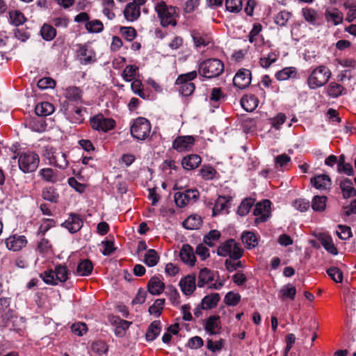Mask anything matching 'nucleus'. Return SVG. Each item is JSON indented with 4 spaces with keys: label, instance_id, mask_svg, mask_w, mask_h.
<instances>
[{
    "label": "nucleus",
    "instance_id": "obj_1",
    "mask_svg": "<svg viewBox=\"0 0 356 356\" xmlns=\"http://www.w3.org/2000/svg\"><path fill=\"white\" fill-rule=\"evenodd\" d=\"M224 71L223 63L218 58H209L199 65L198 72L200 75L211 79L220 76Z\"/></svg>",
    "mask_w": 356,
    "mask_h": 356
},
{
    "label": "nucleus",
    "instance_id": "obj_2",
    "mask_svg": "<svg viewBox=\"0 0 356 356\" xmlns=\"http://www.w3.org/2000/svg\"><path fill=\"white\" fill-rule=\"evenodd\" d=\"M155 10L163 26H176L177 13L175 7L168 6L164 1H160L155 5Z\"/></svg>",
    "mask_w": 356,
    "mask_h": 356
},
{
    "label": "nucleus",
    "instance_id": "obj_3",
    "mask_svg": "<svg viewBox=\"0 0 356 356\" xmlns=\"http://www.w3.org/2000/svg\"><path fill=\"white\" fill-rule=\"evenodd\" d=\"M331 71L325 65L314 68L307 79V83L311 89H316L326 84L330 76Z\"/></svg>",
    "mask_w": 356,
    "mask_h": 356
},
{
    "label": "nucleus",
    "instance_id": "obj_4",
    "mask_svg": "<svg viewBox=\"0 0 356 356\" xmlns=\"http://www.w3.org/2000/svg\"><path fill=\"white\" fill-rule=\"evenodd\" d=\"M40 163V157L34 152H23L18 154V166L24 173L36 170Z\"/></svg>",
    "mask_w": 356,
    "mask_h": 356
},
{
    "label": "nucleus",
    "instance_id": "obj_5",
    "mask_svg": "<svg viewBox=\"0 0 356 356\" xmlns=\"http://www.w3.org/2000/svg\"><path fill=\"white\" fill-rule=\"evenodd\" d=\"M131 134L137 140H145L150 134L151 124L148 120L145 118H136L131 126Z\"/></svg>",
    "mask_w": 356,
    "mask_h": 356
},
{
    "label": "nucleus",
    "instance_id": "obj_6",
    "mask_svg": "<svg viewBox=\"0 0 356 356\" xmlns=\"http://www.w3.org/2000/svg\"><path fill=\"white\" fill-rule=\"evenodd\" d=\"M217 254L221 257L229 256L231 259L237 260L242 257L243 250L234 239H229L220 245Z\"/></svg>",
    "mask_w": 356,
    "mask_h": 356
},
{
    "label": "nucleus",
    "instance_id": "obj_7",
    "mask_svg": "<svg viewBox=\"0 0 356 356\" xmlns=\"http://www.w3.org/2000/svg\"><path fill=\"white\" fill-rule=\"evenodd\" d=\"M197 75L196 71H192L178 76L175 83L179 86V92L183 96L187 97L193 94L195 90V85L191 81L195 79Z\"/></svg>",
    "mask_w": 356,
    "mask_h": 356
},
{
    "label": "nucleus",
    "instance_id": "obj_8",
    "mask_svg": "<svg viewBox=\"0 0 356 356\" xmlns=\"http://www.w3.org/2000/svg\"><path fill=\"white\" fill-rule=\"evenodd\" d=\"M44 156L49 160L50 164L59 168L64 169L68 165L65 154L52 147H46Z\"/></svg>",
    "mask_w": 356,
    "mask_h": 356
},
{
    "label": "nucleus",
    "instance_id": "obj_9",
    "mask_svg": "<svg viewBox=\"0 0 356 356\" xmlns=\"http://www.w3.org/2000/svg\"><path fill=\"white\" fill-rule=\"evenodd\" d=\"M271 202L268 200H264L255 205L253 214L256 216L254 222H266L270 216Z\"/></svg>",
    "mask_w": 356,
    "mask_h": 356
},
{
    "label": "nucleus",
    "instance_id": "obj_10",
    "mask_svg": "<svg viewBox=\"0 0 356 356\" xmlns=\"http://www.w3.org/2000/svg\"><path fill=\"white\" fill-rule=\"evenodd\" d=\"M115 121L111 118H106L102 115H97L90 119V125L92 129L106 132L115 127Z\"/></svg>",
    "mask_w": 356,
    "mask_h": 356
},
{
    "label": "nucleus",
    "instance_id": "obj_11",
    "mask_svg": "<svg viewBox=\"0 0 356 356\" xmlns=\"http://www.w3.org/2000/svg\"><path fill=\"white\" fill-rule=\"evenodd\" d=\"M198 195V191L194 189L177 192L175 194V202L178 207H183L188 204L195 202Z\"/></svg>",
    "mask_w": 356,
    "mask_h": 356
},
{
    "label": "nucleus",
    "instance_id": "obj_12",
    "mask_svg": "<svg viewBox=\"0 0 356 356\" xmlns=\"http://www.w3.org/2000/svg\"><path fill=\"white\" fill-rule=\"evenodd\" d=\"M251 80V72L247 69H241L235 74L233 79V83L235 87L243 90L250 86Z\"/></svg>",
    "mask_w": 356,
    "mask_h": 356
},
{
    "label": "nucleus",
    "instance_id": "obj_13",
    "mask_svg": "<svg viewBox=\"0 0 356 356\" xmlns=\"http://www.w3.org/2000/svg\"><path fill=\"white\" fill-rule=\"evenodd\" d=\"M5 243L9 250L17 252L26 245L27 240L24 236L13 234L6 239Z\"/></svg>",
    "mask_w": 356,
    "mask_h": 356
},
{
    "label": "nucleus",
    "instance_id": "obj_14",
    "mask_svg": "<svg viewBox=\"0 0 356 356\" xmlns=\"http://www.w3.org/2000/svg\"><path fill=\"white\" fill-rule=\"evenodd\" d=\"M77 56L81 63L87 65L95 61V53L94 50L87 44H79L77 49Z\"/></svg>",
    "mask_w": 356,
    "mask_h": 356
},
{
    "label": "nucleus",
    "instance_id": "obj_15",
    "mask_svg": "<svg viewBox=\"0 0 356 356\" xmlns=\"http://www.w3.org/2000/svg\"><path fill=\"white\" fill-rule=\"evenodd\" d=\"M194 143V138L191 136H179L172 143V147L178 152L189 150Z\"/></svg>",
    "mask_w": 356,
    "mask_h": 356
},
{
    "label": "nucleus",
    "instance_id": "obj_16",
    "mask_svg": "<svg viewBox=\"0 0 356 356\" xmlns=\"http://www.w3.org/2000/svg\"><path fill=\"white\" fill-rule=\"evenodd\" d=\"M179 286L181 291L186 296H191L196 288L195 276L194 275H188L181 278L179 281Z\"/></svg>",
    "mask_w": 356,
    "mask_h": 356
},
{
    "label": "nucleus",
    "instance_id": "obj_17",
    "mask_svg": "<svg viewBox=\"0 0 356 356\" xmlns=\"http://www.w3.org/2000/svg\"><path fill=\"white\" fill-rule=\"evenodd\" d=\"M62 225L67 229L70 232L75 233L83 226V221L79 216L71 213Z\"/></svg>",
    "mask_w": 356,
    "mask_h": 356
},
{
    "label": "nucleus",
    "instance_id": "obj_18",
    "mask_svg": "<svg viewBox=\"0 0 356 356\" xmlns=\"http://www.w3.org/2000/svg\"><path fill=\"white\" fill-rule=\"evenodd\" d=\"M179 257L184 264L191 266L195 265V257L193 252V249L190 245H183L179 252Z\"/></svg>",
    "mask_w": 356,
    "mask_h": 356
},
{
    "label": "nucleus",
    "instance_id": "obj_19",
    "mask_svg": "<svg viewBox=\"0 0 356 356\" xmlns=\"http://www.w3.org/2000/svg\"><path fill=\"white\" fill-rule=\"evenodd\" d=\"M191 37L197 48L204 47L211 42V37L208 34L197 30L191 31Z\"/></svg>",
    "mask_w": 356,
    "mask_h": 356
},
{
    "label": "nucleus",
    "instance_id": "obj_20",
    "mask_svg": "<svg viewBox=\"0 0 356 356\" xmlns=\"http://www.w3.org/2000/svg\"><path fill=\"white\" fill-rule=\"evenodd\" d=\"M124 16L129 22H134L140 15V8L135 3H129L124 10Z\"/></svg>",
    "mask_w": 356,
    "mask_h": 356
},
{
    "label": "nucleus",
    "instance_id": "obj_21",
    "mask_svg": "<svg viewBox=\"0 0 356 356\" xmlns=\"http://www.w3.org/2000/svg\"><path fill=\"white\" fill-rule=\"evenodd\" d=\"M221 329L220 317L211 316L206 321L204 330L211 335L219 333Z\"/></svg>",
    "mask_w": 356,
    "mask_h": 356
},
{
    "label": "nucleus",
    "instance_id": "obj_22",
    "mask_svg": "<svg viewBox=\"0 0 356 356\" xmlns=\"http://www.w3.org/2000/svg\"><path fill=\"white\" fill-rule=\"evenodd\" d=\"M339 187L343 197L345 199L350 198L356 195V190L353 186L352 181L348 178L343 179L340 181Z\"/></svg>",
    "mask_w": 356,
    "mask_h": 356
},
{
    "label": "nucleus",
    "instance_id": "obj_23",
    "mask_svg": "<svg viewBox=\"0 0 356 356\" xmlns=\"http://www.w3.org/2000/svg\"><path fill=\"white\" fill-rule=\"evenodd\" d=\"M202 159L197 154H191L183 158L181 165L187 170L197 168L201 163Z\"/></svg>",
    "mask_w": 356,
    "mask_h": 356
},
{
    "label": "nucleus",
    "instance_id": "obj_24",
    "mask_svg": "<svg viewBox=\"0 0 356 356\" xmlns=\"http://www.w3.org/2000/svg\"><path fill=\"white\" fill-rule=\"evenodd\" d=\"M311 184L318 190H325L330 187V178L326 175H320L311 179Z\"/></svg>",
    "mask_w": 356,
    "mask_h": 356
},
{
    "label": "nucleus",
    "instance_id": "obj_25",
    "mask_svg": "<svg viewBox=\"0 0 356 356\" xmlns=\"http://www.w3.org/2000/svg\"><path fill=\"white\" fill-rule=\"evenodd\" d=\"M148 291L152 295H160L165 289V284L158 277H153L147 284Z\"/></svg>",
    "mask_w": 356,
    "mask_h": 356
},
{
    "label": "nucleus",
    "instance_id": "obj_26",
    "mask_svg": "<svg viewBox=\"0 0 356 356\" xmlns=\"http://www.w3.org/2000/svg\"><path fill=\"white\" fill-rule=\"evenodd\" d=\"M325 17L328 22H332L337 26L343 22V15L337 8L327 9L325 12Z\"/></svg>",
    "mask_w": 356,
    "mask_h": 356
},
{
    "label": "nucleus",
    "instance_id": "obj_27",
    "mask_svg": "<svg viewBox=\"0 0 356 356\" xmlns=\"http://www.w3.org/2000/svg\"><path fill=\"white\" fill-rule=\"evenodd\" d=\"M214 280V273L207 268L201 269L199 272L197 286L201 288Z\"/></svg>",
    "mask_w": 356,
    "mask_h": 356
},
{
    "label": "nucleus",
    "instance_id": "obj_28",
    "mask_svg": "<svg viewBox=\"0 0 356 356\" xmlns=\"http://www.w3.org/2000/svg\"><path fill=\"white\" fill-rule=\"evenodd\" d=\"M259 100L254 95H245L241 100V106L248 112L253 111L258 106Z\"/></svg>",
    "mask_w": 356,
    "mask_h": 356
},
{
    "label": "nucleus",
    "instance_id": "obj_29",
    "mask_svg": "<svg viewBox=\"0 0 356 356\" xmlns=\"http://www.w3.org/2000/svg\"><path fill=\"white\" fill-rule=\"evenodd\" d=\"M10 298H0V315L3 320L9 319L13 316V310L10 308Z\"/></svg>",
    "mask_w": 356,
    "mask_h": 356
},
{
    "label": "nucleus",
    "instance_id": "obj_30",
    "mask_svg": "<svg viewBox=\"0 0 356 356\" xmlns=\"http://www.w3.org/2000/svg\"><path fill=\"white\" fill-rule=\"evenodd\" d=\"M220 300L218 293H211L205 296L201 301V307L202 309H210L216 307Z\"/></svg>",
    "mask_w": 356,
    "mask_h": 356
},
{
    "label": "nucleus",
    "instance_id": "obj_31",
    "mask_svg": "<svg viewBox=\"0 0 356 356\" xmlns=\"http://www.w3.org/2000/svg\"><path fill=\"white\" fill-rule=\"evenodd\" d=\"M65 97L71 102L78 103L81 101V90L75 86L68 87L65 89Z\"/></svg>",
    "mask_w": 356,
    "mask_h": 356
},
{
    "label": "nucleus",
    "instance_id": "obj_32",
    "mask_svg": "<svg viewBox=\"0 0 356 356\" xmlns=\"http://www.w3.org/2000/svg\"><path fill=\"white\" fill-rule=\"evenodd\" d=\"M54 111V106L49 102H43L38 104L35 108V112L37 115L47 116L53 113Z\"/></svg>",
    "mask_w": 356,
    "mask_h": 356
},
{
    "label": "nucleus",
    "instance_id": "obj_33",
    "mask_svg": "<svg viewBox=\"0 0 356 356\" xmlns=\"http://www.w3.org/2000/svg\"><path fill=\"white\" fill-rule=\"evenodd\" d=\"M38 174L42 179L47 182L56 183L58 180V172L50 168L40 170Z\"/></svg>",
    "mask_w": 356,
    "mask_h": 356
},
{
    "label": "nucleus",
    "instance_id": "obj_34",
    "mask_svg": "<svg viewBox=\"0 0 356 356\" xmlns=\"http://www.w3.org/2000/svg\"><path fill=\"white\" fill-rule=\"evenodd\" d=\"M201 225L202 218L197 215H191L183 222V226L188 229H199Z\"/></svg>",
    "mask_w": 356,
    "mask_h": 356
},
{
    "label": "nucleus",
    "instance_id": "obj_35",
    "mask_svg": "<svg viewBox=\"0 0 356 356\" xmlns=\"http://www.w3.org/2000/svg\"><path fill=\"white\" fill-rule=\"evenodd\" d=\"M296 294V289L291 284L284 285L280 290V297L282 300H294Z\"/></svg>",
    "mask_w": 356,
    "mask_h": 356
},
{
    "label": "nucleus",
    "instance_id": "obj_36",
    "mask_svg": "<svg viewBox=\"0 0 356 356\" xmlns=\"http://www.w3.org/2000/svg\"><path fill=\"white\" fill-rule=\"evenodd\" d=\"M279 57V53L276 51H270L267 55H264L260 58L259 63L263 68H268L273 63L276 62Z\"/></svg>",
    "mask_w": 356,
    "mask_h": 356
},
{
    "label": "nucleus",
    "instance_id": "obj_37",
    "mask_svg": "<svg viewBox=\"0 0 356 356\" xmlns=\"http://www.w3.org/2000/svg\"><path fill=\"white\" fill-rule=\"evenodd\" d=\"M93 269L92 262L88 259H85L80 262L76 268V273L80 276H88L90 275Z\"/></svg>",
    "mask_w": 356,
    "mask_h": 356
},
{
    "label": "nucleus",
    "instance_id": "obj_38",
    "mask_svg": "<svg viewBox=\"0 0 356 356\" xmlns=\"http://www.w3.org/2000/svg\"><path fill=\"white\" fill-rule=\"evenodd\" d=\"M241 239L243 243L248 249L256 247L258 244L257 238L256 235L251 232H244L242 234Z\"/></svg>",
    "mask_w": 356,
    "mask_h": 356
},
{
    "label": "nucleus",
    "instance_id": "obj_39",
    "mask_svg": "<svg viewBox=\"0 0 356 356\" xmlns=\"http://www.w3.org/2000/svg\"><path fill=\"white\" fill-rule=\"evenodd\" d=\"M159 260V257L153 249H150L147 251L144 255V262L149 267H153L156 266Z\"/></svg>",
    "mask_w": 356,
    "mask_h": 356
},
{
    "label": "nucleus",
    "instance_id": "obj_40",
    "mask_svg": "<svg viewBox=\"0 0 356 356\" xmlns=\"http://www.w3.org/2000/svg\"><path fill=\"white\" fill-rule=\"evenodd\" d=\"M327 197L316 195L312 201V208L314 211H323L326 208Z\"/></svg>",
    "mask_w": 356,
    "mask_h": 356
},
{
    "label": "nucleus",
    "instance_id": "obj_41",
    "mask_svg": "<svg viewBox=\"0 0 356 356\" xmlns=\"http://www.w3.org/2000/svg\"><path fill=\"white\" fill-rule=\"evenodd\" d=\"M27 127L33 131L43 132L46 129V124L41 119L34 118L28 122Z\"/></svg>",
    "mask_w": 356,
    "mask_h": 356
},
{
    "label": "nucleus",
    "instance_id": "obj_42",
    "mask_svg": "<svg viewBox=\"0 0 356 356\" xmlns=\"http://www.w3.org/2000/svg\"><path fill=\"white\" fill-rule=\"evenodd\" d=\"M85 28L89 33H97L103 31L104 25L101 21L98 19H93L87 22L85 24Z\"/></svg>",
    "mask_w": 356,
    "mask_h": 356
},
{
    "label": "nucleus",
    "instance_id": "obj_43",
    "mask_svg": "<svg viewBox=\"0 0 356 356\" xmlns=\"http://www.w3.org/2000/svg\"><path fill=\"white\" fill-rule=\"evenodd\" d=\"M296 74V70L295 67H285L275 74V78L279 81H285L291 77L295 76Z\"/></svg>",
    "mask_w": 356,
    "mask_h": 356
},
{
    "label": "nucleus",
    "instance_id": "obj_44",
    "mask_svg": "<svg viewBox=\"0 0 356 356\" xmlns=\"http://www.w3.org/2000/svg\"><path fill=\"white\" fill-rule=\"evenodd\" d=\"M10 22L15 26L23 24L26 21V18L23 13L19 10H11L9 13Z\"/></svg>",
    "mask_w": 356,
    "mask_h": 356
},
{
    "label": "nucleus",
    "instance_id": "obj_45",
    "mask_svg": "<svg viewBox=\"0 0 356 356\" xmlns=\"http://www.w3.org/2000/svg\"><path fill=\"white\" fill-rule=\"evenodd\" d=\"M254 204V199L245 198L242 201V202L241 203L238 208V214L241 216L247 215L250 212V210Z\"/></svg>",
    "mask_w": 356,
    "mask_h": 356
},
{
    "label": "nucleus",
    "instance_id": "obj_46",
    "mask_svg": "<svg viewBox=\"0 0 356 356\" xmlns=\"http://www.w3.org/2000/svg\"><path fill=\"white\" fill-rule=\"evenodd\" d=\"M160 326L159 323L154 321L150 324V325L148 327V330L146 332V339L147 341H153L156 339V337L160 333Z\"/></svg>",
    "mask_w": 356,
    "mask_h": 356
},
{
    "label": "nucleus",
    "instance_id": "obj_47",
    "mask_svg": "<svg viewBox=\"0 0 356 356\" xmlns=\"http://www.w3.org/2000/svg\"><path fill=\"white\" fill-rule=\"evenodd\" d=\"M40 34L44 40L50 41L55 38L56 31L51 25L44 24L40 30Z\"/></svg>",
    "mask_w": 356,
    "mask_h": 356
},
{
    "label": "nucleus",
    "instance_id": "obj_48",
    "mask_svg": "<svg viewBox=\"0 0 356 356\" xmlns=\"http://www.w3.org/2000/svg\"><path fill=\"white\" fill-rule=\"evenodd\" d=\"M228 207V201L225 197L220 196L216 201L213 207V216H217L221 211L227 209Z\"/></svg>",
    "mask_w": 356,
    "mask_h": 356
},
{
    "label": "nucleus",
    "instance_id": "obj_49",
    "mask_svg": "<svg viewBox=\"0 0 356 356\" xmlns=\"http://www.w3.org/2000/svg\"><path fill=\"white\" fill-rule=\"evenodd\" d=\"M138 68L133 65H127L123 70L122 76L124 81L130 82L134 80Z\"/></svg>",
    "mask_w": 356,
    "mask_h": 356
},
{
    "label": "nucleus",
    "instance_id": "obj_50",
    "mask_svg": "<svg viewBox=\"0 0 356 356\" xmlns=\"http://www.w3.org/2000/svg\"><path fill=\"white\" fill-rule=\"evenodd\" d=\"M226 9L231 13H239L243 8L242 0H226Z\"/></svg>",
    "mask_w": 356,
    "mask_h": 356
},
{
    "label": "nucleus",
    "instance_id": "obj_51",
    "mask_svg": "<svg viewBox=\"0 0 356 356\" xmlns=\"http://www.w3.org/2000/svg\"><path fill=\"white\" fill-rule=\"evenodd\" d=\"M220 236V233L219 231L216 229L211 230L204 237V243L212 247L218 241Z\"/></svg>",
    "mask_w": 356,
    "mask_h": 356
},
{
    "label": "nucleus",
    "instance_id": "obj_52",
    "mask_svg": "<svg viewBox=\"0 0 356 356\" xmlns=\"http://www.w3.org/2000/svg\"><path fill=\"white\" fill-rule=\"evenodd\" d=\"M56 280L64 282L68 279L69 270L66 266L58 265L55 268Z\"/></svg>",
    "mask_w": 356,
    "mask_h": 356
},
{
    "label": "nucleus",
    "instance_id": "obj_53",
    "mask_svg": "<svg viewBox=\"0 0 356 356\" xmlns=\"http://www.w3.org/2000/svg\"><path fill=\"white\" fill-rule=\"evenodd\" d=\"M165 304V299H157L154 303L149 307V312L152 315H154L158 317L161 315V311L163 310Z\"/></svg>",
    "mask_w": 356,
    "mask_h": 356
},
{
    "label": "nucleus",
    "instance_id": "obj_54",
    "mask_svg": "<svg viewBox=\"0 0 356 356\" xmlns=\"http://www.w3.org/2000/svg\"><path fill=\"white\" fill-rule=\"evenodd\" d=\"M42 196L44 200L51 202H56L58 197L55 189L52 187L44 188L42 190Z\"/></svg>",
    "mask_w": 356,
    "mask_h": 356
},
{
    "label": "nucleus",
    "instance_id": "obj_55",
    "mask_svg": "<svg viewBox=\"0 0 356 356\" xmlns=\"http://www.w3.org/2000/svg\"><path fill=\"white\" fill-rule=\"evenodd\" d=\"M302 15L305 19L311 24H316L318 14L316 11L312 8H303Z\"/></svg>",
    "mask_w": 356,
    "mask_h": 356
},
{
    "label": "nucleus",
    "instance_id": "obj_56",
    "mask_svg": "<svg viewBox=\"0 0 356 356\" xmlns=\"http://www.w3.org/2000/svg\"><path fill=\"white\" fill-rule=\"evenodd\" d=\"M36 250L41 254H48L51 252V245L46 238H42L38 243Z\"/></svg>",
    "mask_w": 356,
    "mask_h": 356
},
{
    "label": "nucleus",
    "instance_id": "obj_57",
    "mask_svg": "<svg viewBox=\"0 0 356 356\" xmlns=\"http://www.w3.org/2000/svg\"><path fill=\"white\" fill-rule=\"evenodd\" d=\"M131 88L134 93L144 99H147V96L143 92V85L139 79L133 80Z\"/></svg>",
    "mask_w": 356,
    "mask_h": 356
},
{
    "label": "nucleus",
    "instance_id": "obj_58",
    "mask_svg": "<svg viewBox=\"0 0 356 356\" xmlns=\"http://www.w3.org/2000/svg\"><path fill=\"white\" fill-rule=\"evenodd\" d=\"M200 172L202 178L205 180L212 179L216 174V170L211 165H203Z\"/></svg>",
    "mask_w": 356,
    "mask_h": 356
},
{
    "label": "nucleus",
    "instance_id": "obj_59",
    "mask_svg": "<svg viewBox=\"0 0 356 356\" xmlns=\"http://www.w3.org/2000/svg\"><path fill=\"white\" fill-rule=\"evenodd\" d=\"M291 17V13L288 11L283 10L278 13L275 17V22L281 26H285Z\"/></svg>",
    "mask_w": 356,
    "mask_h": 356
},
{
    "label": "nucleus",
    "instance_id": "obj_60",
    "mask_svg": "<svg viewBox=\"0 0 356 356\" xmlns=\"http://www.w3.org/2000/svg\"><path fill=\"white\" fill-rule=\"evenodd\" d=\"M327 273L335 282L340 283L343 280V273L337 267H332L327 269Z\"/></svg>",
    "mask_w": 356,
    "mask_h": 356
},
{
    "label": "nucleus",
    "instance_id": "obj_61",
    "mask_svg": "<svg viewBox=\"0 0 356 356\" xmlns=\"http://www.w3.org/2000/svg\"><path fill=\"white\" fill-rule=\"evenodd\" d=\"M336 232L337 236L342 240H347L352 236L350 227L346 225H339Z\"/></svg>",
    "mask_w": 356,
    "mask_h": 356
},
{
    "label": "nucleus",
    "instance_id": "obj_62",
    "mask_svg": "<svg viewBox=\"0 0 356 356\" xmlns=\"http://www.w3.org/2000/svg\"><path fill=\"white\" fill-rule=\"evenodd\" d=\"M343 6L348 10L346 20L348 22H353L356 19V4L345 3Z\"/></svg>",
    "mask_w": 356,
    "mask_h": 356
},
{
    "label": "nucleus",
    "instance_id": "obj_63",
    "mask_svg": "<svg viewBox=\"0 0 356 356\" xmlns=\"http://www.w3.org/2000/svg\"><path fill=\"white\" fill-rule=\"evenodd\" d=\"M343 90V87L341 85L332 82L329 86L328 94L332 97H337L341 95Z\"/></svg>",
    "mask_w": 356,
    "mask_h": 356
},
{
    "label": "nucleus",
    "instance_id": "obj_64",
    "mask_svg": "<svg viewBox=\"0 0 356 356\" xmlns=\"http://www.w3.org/2000/svg\"><path fill=\"white\" fill-rule=\"evenodd\" d=\"M321 244L327 252H330L332 254H337V250L335 248L331 238H330V237L322 238Z\"/></svg>",
    "mask_w": 356,
    "mask_h": 356
}]
</instances>
